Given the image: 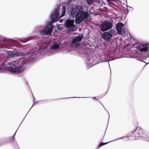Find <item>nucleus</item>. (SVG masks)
Here are the masks:
<instances>
[{
	"instance_id": "1",
	"label": "nucleus",
	"mask_w": 149,
	"mask_h": 149,
	"mask_svg": "<svg viewBox=\"0 0 149 149\" xmlns=\"http://www.w3.org/2000/svg\"><path fill=\"white\" fill-rule=\"evenodd\" d=\"M47 50L46 49L45 45L42 47L39 46H36L33 49L32 54L30 53H26L25 55L27 56L25 59H19L10 62L4 66L0 65V73L3 72L5 68L11 73L18 74L20 73L24 69L25 67L31 61V59H34L40 57L41 55L47 53Z\"/></svg>"
},
{
	"instance_id": "2",
	"label": "nucleus",
	"mask_w": 149,
	"mask_h": 149,
	"mask_svg": "<svg viewBox=\"0 0 149 149\" xmlns=\"http://www.w3.org/2000/svg\"><path fill=\"white\" fill-rule=\"evenodd\" d=\"M139 41L131 35V58H134L145 63L143 60L149 58L147 51H149V44L146 45Z\"/></svg>"
},
{
	"instance_id": "3",
	"label": "nucleus",
	"mask_w": 149,
	"mask_h": 149,
	"mask_svg": "<svg viewBox=\"0 0 149 149\" xmlns=\"http://www.w3.org/2000/svg\"><path fill=\"white\" fill-rule=\"evenodd\" d=\"M60 14V8L56 6L50 14V20H48L46 22L43 28L38 27L36 33L41 38L44 36L50 35L52 33V25L58 21Z\"/></svg>"
},
{
	"instance_id": "4",
	"label": "nucleus",
	"mask_w": 149,
	"mask_h": 149,
	"mask_svg": "<svg viewBox=\"0 0 149 149\" xmlns=\"http://www.w3.org/2000/svg\"><path fill=\"white\" fill-rule=\"evenodd\" d=\"M86 12L81 8L80 6H71L70 9L68 17L70 19L74 20V18H78L84 16V14Z\"/></svg>"
},
{
	"instance_id": "5",
	"label": "nucleus",
	"mask_w": 149,
	"mask_h": 149,
	"mask_svg": "<svg viewBox=\"0 0 149 149\" xmlns=\"http://www.w3.org/2000/svg\"><path fill=\"white\" fill-rule=\"evenodd\" d=\"M100 30L102 32L109 31L111 33H113L115 30L112 29L113 23L109 19H105L102 21L100 24Z\"/></svg>"
},
{
	"instance_id": "6",
	"label": "nucleus",
	"mask_w": 149,
	"mask_h": 149,
	"mask_svg": "<svg viewBox=\"0 0 149 149\" xmlns=\"http://www.w3.org/2000/svg\"><path fill=\"white\" fill-rule=\"evenodd\" d=\"M83 36L81 34H78L77 36H73L72 38V43L75 45L74 47L73 48L76 49V51L78 53H82L83 52V50L79 46L80 43H79L81 40L83 39Z\"/></svg>"
},
{
	"instance_id": "7",
	"label": "nucleus",
	"mask_w": 149,
	"mask_h": 149,
	"mask_svg": "<svg viewBox=\"0 0 149 149\" xmlns=\"http://www.w3.org/2000/svg\"><path fill=\"white\" fill-rule=\"evenodd\" d=\"M74 20L70 19L69 18L65 20L63 24L64 26L68 32H72L76 31L77 26L74 24Z\"/></svg>"
},
{
	"instance_id": "8",
	"label": "nucleus",
	"mask_w": 149,
	"mask_h": 149,
	"mask_svg": "<svg viewBox=\"0 0 149 149\" xmlns=\"http://www.w3.org/2000/svg\"><path fill=\"white\" fill-rule=\"evenodd\" d=\"M136 133L138 136H135L134 137L132 134H131V140H135L136 139V137H140L145 139L148 137L149 136L148 135L149 132L144 130L142 129V130L137 131ZM134 135H136V134H135Z\"/></svg>"
},
{
	"instance_id": "9",
	"label": "nucleus",
	"mask_w": 149,
	"mask_h": 149,
	"mask_svg": "<svg viewBox=\"0 0 149 149\" xmlns=\"http://www.w3.org/2000/svg\"><path fill=\"white\" fill-rule=\"evenodd\" d=\"M4 52L11 58L23 56L22 53L18 51L14 50L13 51L6 50Z\"/></svg>"
},
{
	"instance_id": "10",
	"label": "nucleus",
	"mask_w": 149,
	"mask_h": 149,
	"mask_svg": "<svg viewBox=\"0 0 149 149\" xmlns=\"http://www.w3.org/2000/svg\"><path fill=\"white\" fill-rule=\"evenodd\" d=\"M111 33L109 31H105L103 33H100V34L104 40L107 41L114 36V35Z\"/></svg>"
},
{
	"instance_id": "11",
	"label": "nucleus",
	"mask_w": 149,
	"mask_h": 149,
	"mask_svg": "<svg viewBox=\"0 0 149 149\" xmlns=\"http://www.w3.org/2000/svg\"><path fill=\"white\" fill-rule=\"evenodd\" d=\"M124 24L122 22H119L116 24V29L118 34H121V30L124 28Z\"/></svg>"
},
{
	"instance_id": "12",
	"label": "nucleus",
	"mask_w": 149,
	"mask_h": 149,
	"mask_svg": "<svg viewBox=\"0 0 149 149\" xmlns=\"http://www.w3.org/2000/svg\"><path fill=\"white\" fill-rule=\"evenodd\" d=\"M60 43L61 42L58 40L53 43L52 45L49 46L50 48L52 49L56 50L59 47Z\"/></svg>"
},
{
	"instance_id": "13",
	"label": "nucleus",
	"mask_w": 149,
	"mask_h": 149,
	"mask_svg": "<svg viewBox=\"0 0 149 149\" xmlns=\"http://www.w3.org/2000/svg\"><path fill=\"white\" fill-rule=\"evenodd\" d=\"M34 37H39V36H38L36 34L34 35H31V36H29V37L22 38V41L24 42H27L28 41L32 39H33Z\"/></svg>"
},
{
	"instance_id": "14",
	"label": "nucleus",
	"mask_w": 149,
	"mask_h": 149,
	"mask_svg": "<svg viewBox=\"0 0 149 149\" xmlns=\"http://www.w3.org/2000/svg\"><path fill=\"white\" fill-rule=\"evenodd\" d=\"M87 60V65L88 66H90L94 62V58L92 57L88 56L86 58Z\"/></svg>"
},
{
	"instance_id": "15",
	"label": "nucleus",
	"mask_w": 149,
	"mask_h": 149,
	"mask_svg": "<svg viewBox=\"0 0 149 149\" xmlns=\"http://www.w3.org/2000/svg\"><path fill=\"white\" fill-rule=\"evenodd\" d=\"M13 139H12V137H6L3 138V141H1V142H6L8 141H10L11 142L13 143L14 145L15 146L14 143H13Z\"/></svg>"
},
{
	"instance_id": "16",
	"label": "nucleus",
	"mask_w": 149,
	"mask_h": 149,
	"mask_svg": "<svg viewBox=\"0 0 149 149\" xmlns=\"http://www.w3.org/2000/svg\"><path fill=\"white\" fill-rule=\"evenodd\" d=\"M92 98L94 99H95V100H97L98 102H99L100 103H101V101L98 100V99L96 98V97H65V98H60V99H64V98ZM60 99V98H59Z\"/></svg>"
},
{
	"instance_id": "17",
	"label": "nucleus",
	"mask_w": 149,
	"mask_h": 149,
	"mask_svg": "<svg viewBox=\"0 0 149 149\" xmlns=\"http://www.w3.org/2000/svg\"><path fill=\"white\" fill-rule=\"evenodd\" d=\"M19 127H18V128L17 130H16V131H15V132L14 134H13V136H11V137H12V139H13V143H14V144H15V146H18V144L17 142V141L15 139V135L16 134V133L17 132V130L19 128Z\"/></svg>"
},
{
	"instance_id": "18",
	"label": "nucleus",
	"mask_w": 149,
	"mask_h": 149,
	"mask_svg": "<svg viewBox=\"0 0 149 149\" xmlns=\"http://www.w3.org/2000/svg\"><path fill=\"white\" fill-rule=\"evenodd\" d=\"M141 128V127L139 126L136 127L133 130L131 131V134H132V135L136 131H137L140 130H142Z\"/></svg>"
},
{
	"instance_id": "19",
	"label": "nucleus",
	"mask_w": 149,
	"mask_h": 149,
	"mask_svg": "<svg viewBox=\"0 0 149 149\" xmlns=\"http://www.w3.org/2000/svg\"><path fill=\"white\" fill-rule=\"evenodd\" d=\"M67 6L63 4L62 5L61 11L62 14H63L67 10Z\"/></svg>"
},
{
	"instance_id": "20",
	"label": "nucleus",
	"mask_w": 149,
	"mask_h": 149,
	"mask_svg": "<svg viewBox=\"0 0 149 149\" xmlns=\"http://www.w3.org/2000/svg\"><path fill=\"white\" fill-rule=\"evenodd\" d=\"M127 31V29H125L124 27L123 28V29L121 30V34L120 35L123 36H125L126 33Z\"/></svg>"
},
{
	"instance_id": "21",
	"label": "nucleus",
	"mask_w": 149,
	"mask_h": 149,
	"mask_svg": "<svg viewBox=\"0 0 149 149\" xmlns=\"http://www.w3.org/2000/svg\"><path fill=\"white\" fill-rule=\"evenodd\" d=\"M129 136H123V137H121L120 138H118V139H116L115 140H113L112 141H117V140H119V139H122L123 138H125V139H126L125 140V141H127V140H129Z\"/></svg>"
},
{
	"instance_id": "22",
	"label": "nucleus",
	"mask_w": 149,
	"mask_h": 149,
	"mask_svg": "<svg viewBox=\"0 0 149 149\" xmlns=\"http://www.w3.org/2000/svg\"><path fill=\"white\" fill-rule=\"evenodd\" d=\"M38 101H34V102L33 103V105H32V106L30 108L29 111H28V113H28L29 112V111H30V110H31V108L32 107V106L36 103H38ZM26 115V116H26L27 115V114ZM26 117H24V119H23V120H22V121L21 123V124L22 123V122L23 121V120H24V119Z\"/></svg>"
},
{
	"instance_id": "23",
	"label": "nucleus",
	"mask_w": 149,
	"mask_h": 149,
	"mask_svg": "<svg viewBox=\"0 0 149 149\" xmlns=\"http://www.w3.org/2000/svg\"><path fill=\"white\" fill-rule=\"evenodd\" d=\"M88 8H86V11L84 10L85 12H86V13H85L84 14V16H82V17H84L86 15H87L88 14V12H89V11H91L90 10H89V11H88Z\"/></svg>"
},
{
	"instance_id": "24",
	"label": "nucleus",
	"mask_w": 149,
	"mask_h": 149,
	"mask_svg": "<svg viewBox=\"0 0 149 149\" xmlns=\"http://www.w3.org/2000/svg\"><path fill=\"white\" fill-rule=\"evenodd\" d=\"M57 30L59 31H61L62 30V27L60 26H59L57 27Z\"/></svg>"
},
{
	"instance_id": "25",
	"label": "nucleus",
	"mask_w": 149,
	"mask_h": 149,
	"mask_svg": "<svg viewBox=\"0 0 149 149\" xmlns=\"http://www.w3.org/2000/svg\"><path fill=\"white\" fill-rule=\"evenodd\" d=\"M86 2L89 4H91L92 3V0H86Z\"/></svg>"
},
{
	"instance_id": "26",
	"label": "nucleus",
	"mask_w": 149,
	"mask_h": 149,
	"mask_svg": "<svg viewBox=\"0 0 149 149\" xmlns=\"http://www.w3.org/2000/svg\"><path fill=\"white\" fill-rule=\"evenodd\" d=\"M103 146V144H102V143H100L97 146V149H98L99 148H100L102 146Z\"/></svg>"
},
{
	"instance_id": "27",
	"label": "nucleus",
	"mask_w": 149,
	"mask_h": 149,
	"mask_svg": "<svg viewBox=\"0 0 149 149\" xmlns=\"http://www.w3.org/2000/svg\"><path fill=\"white\" fill-rule=\"evenodd\" d=\"M113 141H110L109 142H101L102 143V144H103V145H106V144H107L110 142H112Z\"/></svg>"
},
{
	"instance_id": "28",
	"label": "nucleus",
	"mask_w": 149,
	"mask_h": 149,
	"mask_svg": "<svg viewBox=\"0 0 149 149\" xmlns=\"http://www.w3.org/2000/svg\"><path fill=\"white\" fill-rule=\"evenodd\" d=\"M0 40L1 42H3L4 41L3 38L1 36H0Z\"/></svg>"
},
{
	"instance_id": "29",
	"label": "nucleus",
	"mask_w": 149,
	"mask_h": 149,
	"mask_svg": "<svg viewBox=\"0 0 149 149\" xmlns=\"http://www.w3.org/2000/svg\"><path fill=\"white\" fill-rule=\"evenodd\" d=\"M111 82V80H110V81H109V83L110 84ZM110 84H109V87H108V89H107V91H106V92H105V93H104V94H106V93H107V91H108V89H109V86H110Z\"/></svg>"
},
{
	"instance_id": "30",
	"label": "nucleus",
	"mask_w": 149,
	"mask_h": 149,
	"mask_svg": "<svg viewBox=\"0 0 149 149\" xmlns=\"http://www.w3.org/2000/svg\"><path fill=\"white\" fill-rule=\"evenodd\" d=\"M68 2L69 3H70L74 1V0H68Z\"/></svg>"
},
{
	"instance_id": "31",
	"label": "nucleus",
	"mask_w": 149,
	"mask_h": 149,
	"mask_svg": "<svg viewBox=\"0 0 149 149\" xmlns=\"http://www.w3.org/2000/svg\"><path fill=\"white\" fill-rule=\"evenodd\" d=\"M3 141V138H2L1 139H0V146H1V145L4 143V142H1V141Z\"/></svg>"
},
{
	"instance_id": "32",
	"label": "nucleus",
	"mask_w": 149,
	"mask_h": 149,
	"mask_svg": "<svg viewBox=\"0 0 149 149\" xmlns=\"http://www.w3.org/2000/svg\"><path fill=\"white\" fill-rule=\"evenodd\" d=\"M125 57L127 58H130V54H128V56H125Z\"/></svg>"
},
{
	"instance_id": "33",
	"label": "nucleus",
	"mask_w": 149,
	"mask_h": 149,
	"mask_svg": "<svg viewBox=\"0 0 149 149\" xmlns=\"http://www.w3.org/2000/svg\"><path fill=\"white\" fill-rule=\"evenodd\" d=\"M128 34H129V36H130V35H131L130 33V32H129L128 33ZM128 39H129V38H128ZM129 40H130V39H129Z\"/></svg>"
},
{
	"instance_id": "34",
	"label": "nucleus",
	"mask_w": 149,
	"mask_h": 149,
	"mask_svg": "<svg viewBox=\"0 0 149 149\" xmlns=\"http://www.w3.org/2000/svg\"><path fill=\"white\" fill-rule=\"evenodd\" d=\"M33 101H35L36 98H35L33 94Z\"/></svg>"
},
{
	"instance_id": "35",
	"label": "nucleus",
	"mask_w": 149,
	"mask_h": 149,
	"mask_svg": "<svg viewBox=\"0 0 149 149\" xmlns=\"http://www.w3.org/2000/svg\"><path fill=\"white\" fill-rule=\"evenodd\" d=\"M107 0V2L108 1H113V0Z\"/></svg>"
},
{
	"instance_id": "36",
	"label": "nucleus",
	"mask_w": 149,
	"mask_h": 149,
	"mask_svg": "<svg viewBox=\"0 0 149 149\" xmlns=\"http://www.w3.org/2000/svg\"><path fill=\"white\" fill-rule=\"evenodd\" d=\"M102 104V105L104 107V108L105 109V108L104 107V106L103 105V104H102V103L101 102V103H100Z\"/></svg>"
},
{
	"instance_id": "37",
	"label": "nucleus",
	"mask_w": 149,
	"mask_h": 149,
	"mask_svg": "<svg viewBox=\"0 0 149 149\" xmlns=\"http://www.w3.org/2000/svg\"><path fill=\"white\" fill-rule=\"evenodd\" d=\"M113 0V1H119L120 0Z\"/></svg>"
},
{
	"instance_id": "38",
	"label": "nucleus",
	"mask_w": 149,
	"mask_h": 149,
	"mask_svg": "<svg viewBox=\"0 0 149 149\" xmlns=\"http://www.w3.org/2000/svg\"><path fill=\"white\" fill-rule=\"evenodd\" d=\"M109 67H110V66H109ZM109 68L110 69H111L109 67ZM110 74H111V72H110Z\"/></svg>"
},
{
	"instance_id": "39",
	"label": "nucleus",
	"mask_w": 149,
	"mask_h": 149,
	"mask_svg": "<svg viewBox=\"0 0 149 149\" xmlns=\"http://www.w3.org/2000/svg\"><path fill=\"white\" fill-rule=\"evenodd\" d=\"M129 49H130V46H129Z\"/></svg>"
},
{
	"instance_id": "40",
	"label": "nucleus",
	"mask_w": 149,
	"mask_h": 149,
	"mask_svg": "<svg viewBox=\"0 0 149 149\" xmlns=\"http://www.w3.org/2000/svg\"><path fill=\"white\" fill-rule=\"evenodd\" d=\"M131 8H132V10H133V8L132 7H131Z\"/></svg>"
},
{
	"instance_id": "41",
	"label": "nucleus",
	"mask_w": 149,
	"mask_h": 149,
	"mask_svg": "<svg viewBox=\"0 0 149 149\" xmlns=\"http://www.w3.org/2000/svg\"><path fill=\"white\" fill-rule=\"evenodd\" d=\"M95 65V64H94V65H92V66H91V67H90V68L92 66H93V65Z\"/></svg>"
},
{
	"instance_id": "42",
	"label": "nucleus",
	"mask_w": 149,
	"mask_h": 149,
	"mask_svg": "<svg viewBox=\"0 0 149 149\" xmlns=\"http://www.w3.org/2000/svg\"><path fill=\"white\" fill-rule=\"evenodd\" d=\"M149 63V62L147 64H146V65H147V64H148Z\"/></svg>"
},
{
	"instance_id": "43",
	"label": "nucleus",
	"mask_w": 149,
	"mask_h": 149,
	"mask_svg": "<svg viewBox=\"0 0 149 149\" xmlns=\"http://www.w3.org/2000/svg\"><path fill=\"white\" fill-rule=\"evenodd\" d=\"M108 113L109 114V111H108Z\"/></svg>"
},
{
	"instance_id": "44",
	"label": "nucleus",
	"mask_w": 149,
	"mask_h": 149,
	"mask_svg": "<svg viewBox=\"0 0 149 149\" xmlns=\"http://www.w3.org/2000/svg\"><path fill=\"white\" fill-rule=\"evenodd\" d=\"M108 113L109 114V111H108Z\"/></svg>"
},
{
	"instance_id": "45",
	"label": "nucleus",
	"mask_w": 149,
	"mask_h": 149,
	"mask_svg": "<svg viewBox=\"0 0 149 149\" xmlns=\"http://www.w3.org/2000/svg\"><path fill=\"white\" fill-rule=\"evenodd\" d=\"M108 113L109 114V111H108Z\"/></svg>"
},
{
	"instance_id": "46",
	"label": "nucleus",
	"mask_w": 149,
	"mask_h": 149,
	"mask_svg": "<svg viewBox=\"0 0 149 149\" xmlns=\"http://www.w3.org/2000/svg\"><path fill=\"white\" fill-rule=\"evenodd\" d=\"M108 113L109 114V111H108Z\"/></svg>"
},
{
	"instance_id": "47",
	"label": "nucleus",
	"mask_w": 149,
	"mask_h": 149,
	"mask_svg": "<svg viewBox=\"0 0 149 149\" xmlns=\"http://www.w3.org/2000/svg\"><path fill=\"white\" fill-rule=\"evenodd\" d=\"M45 100V101H46L47 100Z\"/></svg>"
},
{
	"instance_id": "48",
	"label": "nucleus",
	"mask_w": 149,
	"mask_h": 149,
	"mask_svg": "<svg viewBox=\"0 0 149 149\" xmlns=\"http://www.w3.org/2000/svg\"><path fill=\"white\" fill-rule=\"evenodd\" d=\"M109 121V119H108V121Z\"/></svg>"
},
{
	"instance_id": "49",
	"label": "nucleus",
	"mask_w": 149,
	"mask_h": 149,
	"mask_svg": "<svg viewBox=\"0 0 149 149\" xmlns=\"http://www.w3.org/2000/svg\"><path fill=\"white\" fill-rule=\"evenodd\" d=\"M129 7L130 8V6H129Z\"/></svg>"
},
{
	"instance_id": "50",
	"label": "nucleus",
	"mask_w": 149,
	"mask_h": 149,
	"mask_svg": "<svg viewBox=\"0 0 149 149\" xmlns=\"http://www.w3.org/2000/svg\"><path fill=\"white\" fill-rule=\"evenodd\" d=\"M139 123L138 122H137V124H138Z\"/></svg>"
}]
</instances>
